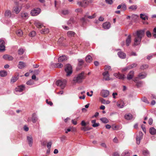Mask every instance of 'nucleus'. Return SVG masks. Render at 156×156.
Masks as SVG:
<instances>
[{"label": "nucleus", "mask_w": 156, "mask_h": 156, "mask_svg": "<svg viewBox=\"0 0 156 156\" xmlns=\"http://www.w3.org/2000/svg\"><path fill=\"white\" fill-rule=\"evenodd\" d=\"M143 133L141 131L139 132L138 135L137 136L136 138V143L138 144H140V140L142 139Z\"/></svg>", "instance_id": "1a4fd4ad"}, {"label": "nucleus", "mask_w": 156, "mask_h": 156, "mask_svg": "<svg viewBox=\"0 0 156 156\" xmlns=\"http://www.w3.org/2000/svg\"><path fill=\"white\" fill-rule=\"evenodd\" d=\"M27 141L29 146L31 147L32 146L33 143V140L32 137L31 136H27Z\"/></svg>", "instance_id": "4468645a"}, {"label": "nucleus", "mask_w": 156, "mask_h": 156, "mask_svg": "<svg viewBox=\"0 0 156 156\" xmlns=\"http://www.w3.org/2000/svg\"><path fill=\"white\" fill-rule=\"evenodd\" d=\"M3 58L5 60L9 61H12L13 59V58L12 56L8 54L4 55L3 56Z\"/></svg>", "instance_id": "dca6fc26"}, {"label": "nucleus", "mask_w": 156, "mask_h": 156, "mask_svg": "<svg viewBox=\"0 0 156 156\" xmlns=\"http://www.w3.org/2000/svg\"><path fill=\"white\" fill-rule=\"evenodd\" d=\"M125 118L127 120H130L133 118L132 115L130 114H126L124 116Z\"/></svg>", "instance_id": "bb28decb"}, {"label": "nucleus", "mask_w": 156, "mask_h": 156, "mask_svg": "<svg viewBox=\"0 0 156 156\" xmlns=\"http://www.w3.org/2000/svg\"><path fill=\"white\" fill-rule=\"evenodd\" d=\"M14 11L16 14H18L21 10V9H20L18 6H16L13 8Z\"/></svg>", "instance_id": "c9c22d12"}, {"label": "nucleus", "mask_w": 156, "mask_h": 156, "mask_svg": "<svg viewBox=\"0 0 156 156\" xmlns=\"http://www.w3.org/2000/svg\"><path fill=\"white\" fill-rule=\"evenodd\" d=\"M35 26L38 28H40L43 26V24L40 22L36 21L34 23Z\"/></svg>", "instance_id": "cd10ccee"}, {"label": "nucleus", "mask_w": 156, "mask_h": 156, "mask_svg": "<svg viewBox=\"0 0 156 156\" xmlns=\"http://www.w3.org/2000/svg\"><path fill=\"white\" fill-rule=\"evenodd\" d=\"M148 66L147 65H143L140 66V68L141 69L144 70L148 67Z\"/></svg>", "instance_id": "8fccbe9b"}, {"label": "nucleus", "mask_w": 156, "mask_h": 156, "mask_svg": "<svg viewBox=\"0 0 156 156\" xmlns=\"http://www.w3.org/2000/svg\"><path fill=\"white\" fill-rule=\"evenodd\" d=\"M137 65V64L136 63H133L129 66V69H131L132 68H133L135 67H136Z\"/></svg>", "instance_id": "5fc2aeb1"}, {"label": "nucleus", "mask_w": 156, "mask_h": 156, "mask_svg": "<svg viewBox=\"0 0 156 156\" xmlns=\"http://www.w3.org/2000/svg\"><path fill=\"white\" fill-rule=\"evenodd\" d=\"M62 27L64 30H68L69 29V27L67 26H66L65 25H62Z\"/></svg>", "instance_id": "338daca9"}, {"label": "nucleus", "mask_w": 156, "mask_h": 156, "mask_svg": "<svg viewBox=\"0 0 156 156\" xmlns=\"http://www.w3.org/2000/svg\"><path fill=\"white\" fill-rule=\"evenodd\" d=\"M116 105L118 107L122 108L124 107V104L122 101L119 100L117 102Z\"/></svg>", "instance_id": "6ab92c4d"}, {"label": "nucleus", "mask_w": 156, "mask_h": 156, "mask_svg": "<svg viewBox=\"0 0 156 156\" xmlns=\"http://www.w3.org/2000/svg\"><path fill=\"white\" fill-rule=\"evenodd\" d=\"M64 38L63 37H61L58 40V43H59L60 44H61Z\"/></svg>", "instance_id": "680f3d73"}, {"label": "nucleus", "mask_w": 156, "mask_h": 156, "mask_svg": "<svg viewBox=\"0 0 156 156\" xmlns=\"http://www.w3.org/2000/svg\"><path fill=\"white\" fill-rule=\"evenodd\" d=\"M122 7L121 8L123 9V10H125L126 9V7L125 4H121Z\"/></svg>", "instance_id": "774afa93"}, {"label": "nucleus", "mask_w": 156, "mask_h": 156, "mask_svg": "<svg viewBox=\"0 0 156 156\" xmlns=\"http://www.w3.org/2000/svg\"><path fill=\"white\" fill-rule=\"evenodd\" d=\"M21 16L24 19H27L29 17L28 13L25 12H23L21 13Z\"/></svg>", "instance_id": "a211bd4d"}, {"label": "nucleus", "mask_w": 156, "mask_h": 156, "mask_svg": "<svg viewBox=\"0 0 156 156\" xmlns=\"http://www.w3.org/2000/svg\"><path fill=\"white\" fill-rule=\"evenodd\" d=\"M19 78V75L17 76L15 75L12 77L11 80V83H14L16 82Z\"/></svg>", "instance_id": "c756f323"}, {"label": "nucleus", "mask_w": 156, "mask_h": 156, "mask_svg": "<svg viewBox=\"0 0 156 156\" xmlns=\"http://www.w3.org/2000/svg\"><path fill=\"white\" fill-rule=\"evenodd\" d=\"M86 77L84 72H82L79 74L77 76L74 77L73 79V81L76 83H82L83 80L85 79Z\"/></svg>", "instance_id": "f03ea898"}, {"label": "nucleus", "mask_w": 156, "mask_h": 156, "mask_svg": "<svg viewBox=\"0 0 156 156\" xmlns=\"http://www.w3.org/2000/svg\"><path fill=\"white\" fill-rule=\"evenodd\" d=\"M149 153V152L147 150H144L143 151V154L144 155H147Z\"/></svg>", "instance_id": "864d4df0"}, {"label": "nucleus", "mask_w": 156, "mask_h": 156, "mask_svg": "<svg viewBox=\"0 0 156 156\" xmlns=\"http://www.w3.org/2000/svg\"><path fill=\"white\" fill-rule=\"evenodd\" d=\"M26 63L22 61H20L19 62L18 65V67L20 69H22L26 66Z\"/></svg>", "instance_id": "aec40b11"}, {"label": "nucleus", "mask_w": 156, "mask_h": 156, "mask_svg": "<svg viewBox=\"0 0 156 156\" xmlns=\"http://www.w3.org/2000/svg\"><path fill=\"white\" fill-rule=\"evenodd\" d=\"M7 74V72L5 71L2 70L0 71V76L2 77L5 76Z\"/></svg>", "instance_id": "72a5a7b5"}, {"label": "nucleus", "mask_w": 156, "mask_h": 156, "mask_svg": "<svg viewBox=\"0 0 156 156\" xmlns=\"http://www.w3.org/2000/svg\"><path fill=\"white\" fill-rule=\"evenodd\" d=\"M5 16L8 18L13 17L12 16V15L11 11L9 10H7L5 13Z\"/></svg>", "instance_id": "a878e982"}, {"label": "nucleus", "mask_w": 156, "mask_h": 156, "mask_svg": "<svg viewBox=\"0 0 156 156\" xmlns=\"http://www.w3.org/2000/svg\"><path fill=\"white\" fill-rule=\"evenodd\" d=\"M49 32V30L48 28H45L41 30V34H45L48 33Z\"/></svg>", "instance_id": "ea45409f"}, {"label": "nucleus", "mask_w": 156, "mask_h": 156, "mask_svg": "<svg viewBox=\"0 0 156 156\" xmlns=\"http://www.w3.org/2000/svg\"><path fill=\"white\" fill-rule=\"evenodd\" d=\"M106 3L108 4L111 5L113 3L112 0H105Z\"/></svg>", "instance_id": "052dcab7"}, {"label": "nucleus", "mask_w": 156, "mask_h": 156, "mask_svg": "<svg viewBox=\"0 0 156 156\" xmlns=\"http://www.w3.org/2000/svg\"><path fill=\"white\" fill-rule=\"evenodd\" d=\"M66 82L65 80H58L57 81L56 84L57 86H59L62 89H63L65 87Z\"/></svg>", "instance_id": "7ed1b4c3"}, {"label": "nucleus", "mask_w": 156, "mask_h": 156, "mask_svg": "<svg viewBox=\"0 0 156 156\" xmlns=\"http://www.w3.org/2000/svg\"><path fill=\"white\" fill-rule=\"evenodd\" d=\"M146 34L147 36L148 37H150L151 36V33L149 31H147L146 32Z\"/></svg>", "instance_id": "4d7b16f0"}, {"label": "nucleus", "mask_w": 156, "mask_h": 156, "mask_svg": "<svg viewBox=\"0 0 156 156\" xmlns=\"http://www.w3.org/2000/svg\"><path fill=\"white\" fill-rule=\"evenodd\" d=\"M65 70L67 73V76H70L72 73V66L69 64H67L66 66Z\"/></svg>", "instance_id": "20e7f679"}, {"label": "nucleus", "mask_w": 156, "mask_h": 156, "mask_svg": "<svg viewBox=\"0 0 156 156\" xmlns=\"http://www.w3.org/2000/svg\"><path fill=\"white\" fill-rule=\"evenodd\" d=\"M38 120V117L36 114L34 113L32 115L31 121L33 123H35Z\"/></svg>", "instance_id": "2eb2a0df"}, {"label": "nucleus", "mask_w": 156, "mask_h": 156, "mask_svg": "<svg viewBox=\"0 0 156 156\" xmlns=\"http://www.w3.org/2000/svg\"><path fill=\"white\" fill-rule=\"evenodd\" d=\"M67 59V58L66 55H62L59 57L58 59L59 62H62Z\"/></svg>", "instance_id": "5701e85b"}, {"label": "nucleus", "mask_w": 156, "mask_h": 156, "mask_svg": "<svg viewBox=\"0 0 156 156\" xmlns=\"http://www.w3.org/2000/svg\"><path fill=\"white\" fill-rule=\"evenodd\" d=\"M147 76V74L145 73H141L139 74L138 76L136 78L138 79H143L145 78Z\"/></svg>", "instance_id": "393cba45"}, {"label": "nucleus", "mask_w": 156, "mask_h": 156, "mask_svg": "<svg viewBox=\"0 0 156 156\" xmlns=\"http://www.w3.org/2000/svg\"><path fill=\"white\" fill-rule=\"evenodd\" d=\"M154 55V53H151L147 56V58L148 59H150L152 58Z\"/></svg>", "instance_id": "603ef678"}, {"label": "nucleus", "mask_w": 156, "mask_h": 156, "mask_svg": "<svg viewBox=\"0 0 156 156\" xmlns=\"http://www.w3.org/2000/svg\"><path fill=\"white\" fill-rule=\"evenodd\" d=\"M104 69L105 71H108V70H111L112 69L111 67L109 66L106 65L104 67Z\"/></svg>", "instance_id": "a18cd8bd"}, {"label": "nucleus", "mask_w": 156, "mask_h": 156, "mask_svg": "<svg viewBox=\"0 0 156 156\" xmlns=\"http://www.w3.org/2000/svg\"><path fill=\"white\" fill-rule=\"evenodd\" d=\"M153 37L156 38V27H155L153 29Z\"/></svg>", "instance_id": "bf43d9fd"}, {"label": "nucleus", "mask_w": 156, "mask_h": 156, "mask_svg": "<svg viewBox=\"0 0 156 156\" xmlns=\"http://www.w3.org/2000/svg\"><path fill=\"white\" fill-rule=\"evenodd\" d=\"M91 123L93 124L92 126L94 127H98L99 126V123H96V120H94L91 121Z\"/></svg>", "instance_id": "f704fd0d"}, {"label": "nucleus", "mask_w": 156, "mask_h": 156, "mask_svg": "<svg viewBox=\"0 0 156 156\" xmlns=\"http://www.w3.org/2000/svg\"><path fill=\"white\" fill-rule=\"evenodd\" d=\"M129 155L130 153L127 150L124 151L122 154V156H129Z\"/></svg>", "instance_id": "e433bc0d"}, {"label": "nucleus", "mask_w": 156, "mask_h": 156, "mask_svg": "<svg viewBox=\"0 0 156 156\" xmlns=\"http://www.w3.org/2000/svg\"><path fill=\"white\" fill-rule=\"evenodd\" d=\"M138 78H135L134 80V81L136 83V85L138 88L141 87L143 84V82L141 81H138Z\"/></svg>", "instance_id": "9d476101"}, {"label": "nucleus", "mask_w": 156, "mask_h": 156, "mask_svg": "<svg viewBox=\"0 0 156 156\" xmlns=\"http://www.w3.org/2000/svg\"><path fill=\"white\" fill-rule=\"evenodd\" d=\"M88 13H87L85 15L84 17L82 18L81 20L82 22L83 23V25L84 23H85L86 21V18L87 17L88 18L90 19H92L95 18L96 16L95 13L93 15L90 16H88Z\"/></svg>", "instance_id": "39448f33"}, {"label": "nucleus", "mask_w": 156, "mask_h": 156, "mask_svg": "<svg viewBox=\"0 0 156 156\" xmlns=\"http://www.w3.org/2000/svg\"><path fill=\"white\" fill-rule=\"evenodd\" d=\"M113 76L120 79L123 80L125 78L124 75L121 74L119 73H115L113 74Z\"/></svg>", "instance_id": "9b49d317"}, {"label": "nucleus", "mask_w": 156, "mask_h": 156, "mask_svg": "<svg viewBox=\"0 0 156 156\" xmlns=\"http://www.w3.org/2000/svg\"><path fill=\"white\" fill-rule=\"evenodd\" d=\"M142 100L143 101L146 103H149V101L147 100V99L145 97H143L142 98Z\"/></svg>", "instance_id": "6e6d98bb"}, {"label": "nucleus", "mask_w": 156, "mask_h": 156, "mask_svg": "<svg viewBox=\"0 0 156 156\" xmlns=\"http://www.w3.org/2000/svg\"><path fill=\"white\" fill-rule=\"evenodd\" d=\"M92 60V58L91 56L88 55L86 58V60L87 62H90Z\"/></svg>", "instance_id": "58836bf2"}, {"label": "nucleus", "mask_w": 156, "mask_h": 156, "mask_svg": "<svg viewBox=\"0 0 156 156\" xmlns=\"http://www.w3.org/2000/svg\"><path fill=\"white\" fill-rule=\"evenodd\" d=\"M137 8V6L136 5H132L129 7V9H131L133 10H135Z\"/></svg>", "instance_id": "37998d69"}, {"label": "nucleus", "mask_w": 156, "mask_h": 156, "mask_svg": "<svg viewBox=\"0 0 156 156\" xmlns=\"http://www.w3.org/2000/svg\"><path fill=\"white\" fill-rule=\"evenodd\" d=\"M51 144L52 143L51 142H49L47 143V147L48 149H50L51 145Z\"/></svg>", "instance_id": "0e129e2a"}, {"label": "nucleus", "mask_w": 156, "mask_h": 156, "mask_svg": "<svg viewBox=\"0 0 156 156\" xmlns=\"http://www.w3.org/2000/svg\"><path fill=\"white\" fill-rule=\"evenodd\" d=\"M134 74V72L133 71H130L129 73L128 74L127 78L128 80H130L131 79Z\"/></svg>", "instance_id": "b1692460"}, {"label": "nucleus", "mask_w": 156, "mask_h": 156, "mask_svg": "<svg viewBox=\"0 0 156 156\" xmlns=\"http://www.w3.org/2000/svg\"><path fill=\"white\" fill-rule=\"evenodd\" d=\"M24 51V49L22 48H20L18 50V54L19 55H22L23 54Z\"/></svg>", "instance_id": "a19ab883"}, {"label": "nucleus", "mask_w": 156, "mask_h": 156, "mask_svg": "<svg viewBox=\"0 0 156 156\" xmlns=\"http://www.w3.org/2000/svg\"><path fill=\"white\" fill-rule=\"evenodd\" d=\"M140 18L143 20H145L148 19V16L145 14L141 13L140 15Z\"/></svg>", "instance_id": "7c9ffc66"}, {"label": "nucleus", "mask_w": 156, "mask_h": 156, "mask_svg": "<svg viewBox=\"0 0 156 156\" xmlns=\"http://www.w3.org/2000/svg\"><path fill=\"white\" fill-rule=\"evenodd\" d=\"M52 65H53L55 67L58 68H61L63 66L62 64L61 63H53Z\"/></svg>", "instance_id": "473e14b6"}, {"label": "nucleus", "mask_w": 156, "mask_h": 156, "mask_svg": "<svg viewBox=\"0 0 156 156\" xmlns=\"http://www.w3.org/2000/svg\"><path fill=\"white\" fill-rule=\"evenodd\" d=\"M119 57L122 58L124 59L126 57V54L124 52L122 51H119L118 53L117 54Z\"/></svg>", "instance_id": "412c9836"}, {"label": "nucleus", "mask_w": 156, "mask_h": 156, "mask_svg": "<svg viewBox=\"0 0 156 156\" xmlns=\"http://www.w3.org/2000/svg\"><path fill=\"white\" fill-rule=\"evenodd\" d=\"M101 95L104 98L107 97L109 94V92L107 90H103L101 92Z\"/></svg>", "instance_id": "f8f14e48"}, {"label": "nucleus", "mask_w": 156, "mask_h": 156, "mask_svg": "<svg viewBox=\"0 0 156 156\" xmlns=\"http://www.w3.org/2000/svg\"><path fill=\"white\" fill-rule=\"evenodd\" d=\"M103 27L105 29H108L110 27L111 24L109 22H106L102 24Z\"/></svg>", "instance_id": "f3484780"}, {"label": "nucleus", "mask_w": 156, "mask_h": 156, "mask_svg": "<svg viewBox=\"0 0 156 156\" xmlns=\"http://www.w3.org/2000/svg\"><path fill=\"white\" fill-rule=\"evenodd\" d=\"M77 3L79 6L85 8L88 5L89 2L87 0H84L82 2H78Z\"/></svg>", "instance_id": "423d86ee"}, {"label": "nucleus", "mask_w": 156, "mask_h": 156, "mask_svg": "<svg viewBox=\"0 0 156 156\" xmlns=\"http://www.w3.org/2000/svg\"><path fill=\"white\" fill-rule=\"evenodd\" d=\"M129 69H129V66H128L123 69H122V72H124Z\"/></svg>", "instance_id": "69168bd1"}, {"label": "nucleus", "mask_w": 156, "mask_h": 156, "mask_svg": "<svg viewBox=\"0 0 156 156\" xmlns=\"http://www.w3.org/2000/svg\"><path fill=\"white\" fill-rule=\"evenodd\" d=\"M25 89V86L23 85H22L19 86L16 88L15 89V90L16 92H21L23 90Z\"/></svg>", "instance_id": "ddd939ff"}, {"label": "nucleus", "mask_w": 156, "mask_h": 156, "mask_svg": "<svg viewBox=\"0 0 156 156\" xmlns=\"http://www.w3.org/2000/svg\"><path fill=\"white\" fill-rule=\"evenodd\" d=\"M67 34L68 37H72L74 36L76 34V33L73 31H69L67 32Z\"/></svg>", "instance_id": "c85d7f7f"}, {"label": "nucleus", "mask_w": 156, "mask_h": 156, "mask_svg": "<svg viewBox=\"0 0 156 156\" xmlns=\"http://www.w3.org/2000/svg\"><path fill=\"white\" fill-rule=\"evenodd\" d=\"M100 120L103 123H106L109 122L108 119L106 118L102 117L100 119Z\"/></svg>", "instance_id": "4c0bfd02"}, {"label": "nucleus", "mask_w": 156, "mask_h": 156, "mask_svg": "<svg viewBox=\"0 0 156 156\" xmlns=\"http://www.w3.org/2000/svg\"><path fill=\"white\" fill-rule=\"evenodd\" d=\"M149 132L151 135H154L156 133V129L154 127H151L150 129Z\"/></svg>", "instance_id": "2f4dec72"}, {"label": "nucleus", "mask_w": 156, "mask_h": 156, "mask_svg": "<svg viewBox=\"0 0 156 156\" xmlns=\"http://www.w3.org/2000/svg\"><path fill=\"white\" fill-rule=\"evenodd\" d=\"M36 35V32L34 31H32L29 34V36L31 37H33Z\"/></svg>", "instance_id": "3c124183"}, {"label": "nucleus", "mask_w": 156, "mask_h": 156, "mask_svg": "<svg viewBox=\"0 0 156 156\" xmlns=\"http://www.w3.org/2000/svg\"><path fill=\"white\" fill-rule=\"evenodd\" d=\"M69 12L67 9H63L61 11L62 14L65 15L69 13Z\"/></svg>", "instance_id": "79ce46f5"}, {"label": "nucleus", "mask_w": 156, "mask_h": 156, "mask_svg": "<svg viewBox=\"0 0 156 156\" xmlns=\"http://www.w3.org/2000/svg\"><path fill=\"white\" fill-rule=\"evenodd\" d=\"M46 101L47 104H48V105H49L51 106L52 105L53 103H52V102L51 101H48V99L46 100Z\"/></svg>", "instance_id": "e2e57ef3"}, {"label": "nucleus", "mask_w": 156, "mask_h": 156, "mask_svg": "<svg viewBox=\"0 0 156 156\" xmlns=\"http://www.w3.org/2000/svg\"><path fill=\"white\" fill-rule=\"evenodd\" d=\"M26 84L28 85H32L34 84V82L32 80H30L26 82Z\"/></svg>", "instance_id": "09e8293b"}, {"label": "nucleus", "mask_w": 156, "mask_h": 156, "mask_svg": "<svg viewBox=\"0 0 156 156\" xmlns=\"http://www.w3.org/2000/svg\"><path fill=\"white\" fill-rule=\"evenodd\" d=\"M78 65L79 66H81L83 64V60L81 59H78Z\"/></svg>", "instance_id": "de8ad7c7"}, {"label": "nucleus", "mask_w": 156, "mask_h": 156, "mask_svg": "<svg viewBox=\"0 0 156 156\" xmlns=\"http://www.w3.org/2000/svg\"><path fill=\"white\" fill-rule=\"evenodd\" d=\"M41 12V9L39 8H36L32 10L31 12V14L32 16L37 15Z\"/></svg>", "instance_id": "0eeeda50"}, {"label": "nucleus", "mask_w": 156, "mask_h": 156, "mask_svg": "<svg viewBox=\"0 0 156 156\" xmlns=\"http://www.w3.org/2000/svg\"><path fill=\"white\" fill-rule=\"evenodd\" d=\"M131 38L130 35H129L126 40V43L127 46H129L131 42Z\"/></svg>", "instance_id": "4be33fe9"}, {"label": "nucleus", "mask_w": 156, "mask_h": 156, "mask_svg": "<svg viewBox=\"0 0 156 156\" xmlns=\"http://www.w3.org/2000/svg\"><path fill=\"white\" fill-rule=\"evenodd\" d=\"M144 31L143 30L137 31L136 33V36L134 39V45L137 46L140 44L141 39L144 36Z\"/></svg>", "instance_id": "f257e3e1"}, {"label": "nucleus", "mask_w": 156, "mask_h": 156, "mask_svg": "<svg viewBox=\"0 0 156 156\" xmlns=\"http://www.w3.org/2000/svg\"><path fill=\"white\" fill-rule=\"evenodd\" d=\"M16 33L18 36H21L23 35V33L21 30H19L16 32Z\"/></svg>", "instance_id": "49530a36"}, {"label": "nucleus", "mask_w": 156, "mask_h": 156, "mask_svg": "<svg viewBox=\"0 0 156 156\" xmlns=\"http://www.w3.org/2000/svg\"><path fill=\"white\" fill-rule=\"evenodd\" d=\"M5 45H0V51H2L5 50Z\"/></svg>", "instance_id": "13d9d810"}, {"label": "nucleus", "mask_w": 156, "mask_h": 156, "mask_svg": "<svg viewBox=\"0 0 156 156\" xmlns=\"http://www.w3.org/2000/svg\"><path fill=\"white\" fill-rule=\"evenodd\" d=\"M101 101L102 103L103 104H109L110 102L108 100L106 101L105 99H102Z\"/></svg>", "instance_id": "c03bdc74"}, {"label": "nucleus", "mask_w": 156, "mask_h": 156, "mask_svg": "<svg viewBox=\"0 0 156 156\" xmlns=\"http://www.w3.org/2000/svg\"><path fill=\"white\" fill-rule=\"evenodd\" d=\"M102 75L103 76V80L106 81H108L110 80V78L109 77V73L108 71H105L102 73Z\"/></svg>", "instance_id": "6e6552de"}]
</instances>
